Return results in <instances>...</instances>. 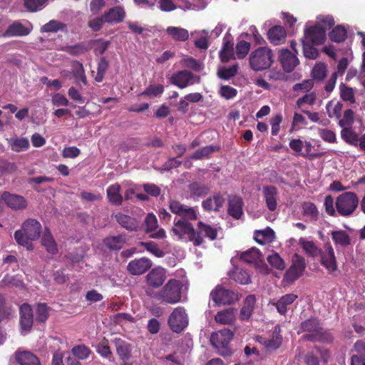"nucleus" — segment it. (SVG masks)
Wrapping results in <instances>:
<instances>
[{
  "label": "nucleus",
  "instance_id": "1",
  "mask_svg": "<svg viewBox=\"0 0 365 365\" xmlns=\"http://www.w3.org/2000/svg\"><path fill=\"white\" fill-rule=\"evenodd\" d=\"M41 232V225L36 219L29 218L21 225V230L14 232V237L16 242L27 250H32L31 241L39 238Z\"/></svg>",
  "mask_w": 365,
  "mask_h": 365
},
{
  "label": "nucleus",
  "instance_id": "61",
  "mask_svg": "<svg viewBox=\"0 0 365 365\" xmlns=\"http://www.w3.org/2000/svg\"><path fill=\"white\" fill-rule=\"evenodd\" d=\"M267 261L269 264L279 270H283L285 268V263L279 255L274 252L272 255L268 256Z\"/></svg>",
  "mask_w": 365,
  "mask_h": 365
},
{
  "label": "nucleus",
  "instance_id": "63",
  "mask_svg": "<svg viewBox=\"0 0 365 365\" xmlns=\"http://www.w3.org/2000/svg\"><path fill=\"white\" fill-rule=\"evenodd\" d=\"M96 351L102 357L109 359L113 357V354L110 351V346H108V340L104 339L100 342L96 347Z\"/></svg>",
  "mask_w": 365,
  "mask_h": 365
},
{
  "label": "nucleus",
  "instance_id": "49",
  "mask_svg": "<svg viewBox=\"0 0 365 365\" xmlns=\"http://www.w3.org/2000/svg\"><path fill=\"white\" fill-rule=\"evenodd\" d=\"M220 148L216 145H207L197 150L191 156L192 160H202L208 158L212 153L219 150Z\"/></svg>",
  "mask_w": 365,
  "mask_h": 365
},
{
  "label": "nucleus",
  "instance_id": "33",
  "mask_svg": "<svg viewBox=\"0 0 365 365\" xmlns=\"http://www.w3.org/2000/svg\"><path fill=\"white\" fill-rule=\"evenodd\" d=\"M125 243V237L123 235L109 236L103 240V245L110 250H119Z\"/></svg>",
  "mask_w": 365,
  "mask_h": 365
},
{
  "label": "nucleus",
  "instance_id": "8",
  "mask_svg": "<svg viewBox=\"0 0 365 365\" xmlns=\"http://www.w3.org/2000/svg\"><path fill=\"white\" fill-rule=\"evenodd\" d=\"M168 324L170 329L175 333H181L188 325V316L182 307H178L170 314Z\"/></svg>",
  "mask_w": 365,
  "mask_h": 365
},
{
  "label": "nucleus",
  "instance_id": "27",
  "mask_svg": "<svg viewBox=\"0 0 365 365\" xmlns=\"http://www.w3.org/2000/svg\"><path fill=\"white\" fill-rule=\"evenodd\" d=\"M121 187L118 182L110 185L106 190L108 202L113 205H121L123 197L120 194Z\"/></svg>",
  "mask_w": 365,
  "mask_h": 365
},
{
  "label": "nucleus",
  "instance_id": "18",
  "mask_svg": "<svg viewBox=\"0 0 365 365\" xmlns=\"http://www.w3.org/2000/svg\"><path fill=\"white\" fill-rule=\"evenodd\" d=\"M278 54V59L282 67L287 73L294 71L299 63L296 55L292 53L289 49H281L279 51Z\"/></svg>",
  "mask_w": 365,
  "mask_h": 365
},
{
  "label": "nucleus",
  "instance_id": "5",
  "mask_svg": "<svg viewBox=\"0 0 365 365\" xmlns=\"http://www.w3.org/2000/svg\"><path fill=\"white\" fill-rule=\"evenodd\" d=\"M182 285L180 281L170 279L163 288L157 294L156 298L166 304H175L181 299Z\"/></svg>",
  "mask_w": 365,
  "mask_h": 365
},
{
  "label": "nucleus",
  "instance_id": "9",
  "mask_svg": "<svg viewBox=\"0 0 365 365\" xmlns=\"http://www.w3.org/2000/svg\"><path fill=\"white\" fill-rule=\"evenodd\" d=\"M319 257L320 264L327 269L328 274H333L338 269L335 252L329 242L324 245Z\"/></svg>",
  "mask_w": 365,
  "mask_h": 365
},
{
  "label": "nucleus",
  "instance_id": "60",
  "mask_svg": "<svg viewBox=\"0 0 365 365\" xmlns=\"http://www.w3.org/2000/svg\"><path fill=\"white\" fill-rule=\"evenodd\" d=\"M164 92V86L162 84L150 85L140 96L157 97Z\"/></svg>",
  "mask_w": 365,
  "mask_h": 365
},
{
  "label": "nucleus",
  "instance_id": "48",
  "mask_svg": "<svg viewBox=\"0 0 365 365\" xmlns=\"http://www.w3.org/2000/svg\"><path fill=\"white\" fill-rule=\"evenodd\" d=\"M274 235V231L267 227L265 230L257 231L255 235V240L259 245H265L272 240Z\"/></svg>",
  "mask_w": 365,
  "mask_h": 365
},
{
  "label": "nucleus",
  "instance_id": "52",
  "mask_svg": "<svg viewBox=\"0 0 365 365\" xmlns=\"http://www.w3.org/2000/svg\"><path fill=\"white\" fill-rule=\"evenodd\" d=\"M60 50L71 56H78L88 51V48L84 44L79 43L75 45L62 46Z\"/></svg>",
  "mask_w": 365,
  "mask_h": 365
},
{
  "label": "nucleus",
  "instance_id": "59",
  "mask_svg": "<svg viewBox=\"0 0 365 365\" xmlns=\"http://www.w3.org/2000/svg\"><path fill=\"white\" fill-rule=\"evenodd\" d=\"M232 278L242 284H247L251 282L250 274L247 271L238 268L232 273Z\"/></svg>",
  "mask_w": 365,
  "mask_h": 365
},
{
  "label": "nucleus",
  "instance_id": "21",
  "mask_svg": "<svg viewBox=\"0 0 365 365\" xmlns=\"http://www.w3.org/2000/svg\"><path fill=\"white\" fill-rule=\"evenodd\" d=\"M262 193L267 209L271 212L276 210L278 197L277 187L273 185L264 186Z\"/></svg>",
  "mask_w": 365,
  "mask_h": 365
},
{
  "label": "nucleus",
  "instance_id": "10",
  "mask_svg": "<svg viewBox=\"0 0 365 365\" xmlns=\"http://www.w3.org/2000/svg\"><path fill=\"white\" fill-rule=\"evenodd\" d=\"M200 76H196L191 71L185 69L173 74L170 78V83L182 89L195 83H200Z\"/></svg>",
  "mask_w": 365,
  "mask_h": 365
},
{
  "label": "nucleus",
  "instance_id": "13",
  "mask_svg": "<svg viewBox=\"0 0 365 365\" xmlns=\"http://www.w3.org/2000/svg\"><path fill=\"white\" fill-rule=\"evenodd\" d=\"M169 209L173 213L180 217V218H188L191 220L197 219V214L194 207H187L176 200L169 201Z\"/></svg>",
  "mask_w": 365,
  "mask_h": 365
},
{
  "label": "nucleus",
  "instance_id": "57",
  "mask_svg": "<svg viewBox=\"0 0 365 365\" xmlns=\"http://www.w3.org/2000/svg\"><path fill=\"white\" fill-rule=\"evenodd\" d=\"M314 45L306 40L302 41L303 53L307 58L316 59L318 57L319 52Z\"/></svg>",
  "mask_w": 365,
  "mask_h": 365
},
{
  "label": "nucleus",
  "instance_id": "28",
  "mask_svg": "<svg viewBox=\"0 0 365 365\" xmlns=\"http://www.w3.org/2000/svg\"><path fill=\"white\" fill-rule=\"evenodd\" d=\"M125 16L124 9L120 6H115L110 9L103 14L106 22L109 24L120 23L123 21Z\"/></svg>",
  "mask_w": 365,
  "mask_h": 365
},
{
  "label": "nucleus",
  "instance_id": "47",
  "mask_svg": "<svg viewBox=\"0 0 365 365\" xmlns=\"http://www.w3.org/2000/svg\"><path fill=\"white\" fill-rule=\"evenodd\" d=\"M49 0H23L24 8L29 12H37L43 10Z\"/></svg>",
  "mask_w": 365,
  "mask_h": 365
},
{
  "label": "nucleus",
  "instance_id": "42",
  "mask_svg": "<svg viewBox=\"0 0 365 365\" xmlns=\"http://www.w3.org/2000/svg\"><path fill=\"white\" fill-rule=\"evenodd\" d=\"M255 304V297L253 295L247 296L244 302V304L240 310V317L242 320L248 319L253 312L254 305Z\"/></svg>",
  "mask_w": 365,
  "mask_h": 365
},
{
  "label": "nucleus",
  "instance_id": "50",
  "mask_svg": "<svg viewBox=\"0 0 365 365\" xmlns=\"http://www.w3.org/2000/svg\"><path fill=\"white\" fill-rule=\"evenodd\" d=\"M327 75V66L324 63L319 62L315 64L312 71V77L317 81H322Z\"/></svg>",
  "mask_w": 365,
  "mask_h": 365
},
{
  "label": "nucleus",
  "instance_id": "2",
  "mask_svg": "<svg viewBox=\"0 0 365 365\" xmlns=\"http://www.w3.org/2000/svg\"><path fill=\"white\" fill-rule=\"evenodd\" d=\"M192 221L188 218H175L171 233L178 240L192 242L195 247L200 246L205 242L204 238L198 236L196 237V230L194 228Z\"/></svg>",
  "mask_w": 365,
  "mask_h": 365
},
{
  "label": "nucleus",
  "instance_id": "34",
  "mask_svg": "<svg viewBox=\"0 0 365 365\" xmlns=\"http://www.w3.org/2000/svg\"><path fill=\"white\" fill-rule=\"evenodd\" d=\"M297 299V295L290 293L282 296L275 304L277 312L281 314H285L288 306L291 305Z\"/></svg>",
  "mask_w": 365,
  "mask_h": 365
},
{
  "label": "nucleus",
  "instance_id": "37",
  "mask_svg": "<svg viewBox=\"0 0 365 365\" xmlns=\"http://www.w3.org/2000/svg\"><path fill=\"white\" fill-rule=\"evenodd\" d=\"M29 34L28 28L21 23L15 21L6 30L4 35L7 36H23Z\"/></svg>",
  "mask_w": 365,
  "mask_h": 365
},
{
  "label": "nucleus",
  "instance_id": "58",
  "mask_svg": "<svg viewBox=\"0 0 365 365\" xmlns=\"http://www.w3.org/2000/svg\"><path fill=\"white\" fill-rule=\"evenodd\" d=\"M71 353L77 359L80 360H86L89 357L91 354V351L88 346L81 344L73 346L71 349Z\"/></svg>",
  "mask_w": 365,
  "mask_h": 365
},
{
  "label": "nucleus",
  "instance_id": "64",
  "mask_svg": "<svg viewBox=\"0 0 365 365\" xmlns=\"http://www.w3.org/2000/svg\"><path fill=\"white\" fill-rule=\"evenodd\" d=\"M250 49V43L246 41H240L236 45V55L238 58H244Z\"/></svg>",
  "mask_w": 365,
  "mask_h": 365
},
{
  "label": "nucleus",
  "instance_id": "24",
  "mask_svg": "<svg viewBox=\"0 0 365 365\" xmlns=\"http://www.w3.org/2000/svg\"><path fill=\"white\" fill-rule=\"evenodd\" d=\"M224 203L225 198L221 193L217 192L203 200L202 202V207L207 212H217L223 206Z\"/></svg>",
  "mask_w": 365,
  "mask_h": 365
},
{
  "label": "nucleus",
  "instance_id": "35",
  "mask_svg": "<svg viewBox=\"0 0 365 365\" xmlns=\"http://www.w3.org/2000/svg\"><path fill=\"white\" fill-rule=\"evenodd\" d=\"M116 352L120 360H129L131 358L130 346L120 339H115Z\"/></svg>",
  "mask_w": 365,
  "mask_h": 365
},
{
  "label": "nucleus",
  "instance_id": "39",
  "mask_svg": "<svg viewBox=\"0 0 365 365\" xmlns=\"http://www.w3.org/2000/svg\"><path fill=\"white\" fill-rule=\"evenodd\" d=\"M71 73L76 81L82 82L85 86L87 85L86 76L83 64L78 61L71 62Z\"/></svg>",
  "mask_w": 365,
  "mask_h": 365
},
{
  "label": "nucleus",
  "instance_id": "4",
  "mask_svg": "<svg viewBox=\"0 0 365 365\" xmlns=\"http://www.w3.org/2000/svg\"><path fill=\"white\" fill-rule=\"evenodd\" d=\"M359 204V199L354 192H345L339 195L335 200V206L339 215L351 217Z\"/></svg>",
  "mask_w": 365,
  "mask_h": 365
},
{
  "label": "nucleus",
  "instance_id": "11",
  "mask_svg": "<svg viewBox=\"0 0 365 365\" xmlns=\"http://www.w3.org/2000/svg\"><path fill=\"white\" fill-rule=\"evenodd\" d=\"M305 268L306 263L304 259L297 254L294 255L292 264L286 271L283 282L288 284L294 282L302 275Z\"/></svg>",
  "mask_w": 365,
  "mask_h": 365
},
{
  "label": "nucleus",
  "instance_id": "46",
  "mask_svg": "<svg viewBox=\"0 0 365 365\" xmlns=\"http://www.w3.org/2000/svg\"><path fill=\"white\" fill-rule=\"evenodd\" d=\"M41 244L48 253L55 255L58 252L56 243L49 230L43 235Z\"/></svg>",
  "mask_w": 365,
  "mask_h": 365
},
{
  "label": "nucleus",
  "instance_id": "45",
  "mask_svg": "<svg viewBox=\"0 0 365 365\" xmlns=\"http://www.w3.org/2000/svg\"><path fill=\"white\" fill-rule=\"evenodd\" d=\"M341 136L346 143L354 146L359 145L361 138H359L352 128H343Z\"/></svg>",
  "mask_w": 365,
  "mask_h": 365
},
{
  "label": "nucleus",
  "instance_id": "17",
  "mask_svg": "<svg viewBox=\"0 0 365 365\" xmlns=\"http://www.w3.org/2000/svg\"><path fill=\"white\" fill-rule=\"evenodd\" d=\"M145 232L150 234V237L153 239H164L166 237L165 231L163 228L158 227V223L156 216L153 213H148L145 219Z\"/></svg>",
  "mask_w": 365,
  "mask_h": 365
},
{
  "label": "nucleus",
  "instance_id": "40",
  "mask_svg": "<svg viewBox=\"0 0 365 365\" xmlns=\"http://www.w3.org/2000/svg\"><path fill=\"white\" fill-rule=\"evenodd\" d=\"M166 32L173 40L177 41H185L189 38L188 31L183 28L168 26Z\"/></svg>",
  "mask_w": 365,
  "mask_h": 365
},
{
  "label": "nucleus",
  "instance_id": "54",
  "mask_svg": "<svg viewBox=\"0 0 365 365\" xmlns=\"http://www.w3.org/2000/svg\"><path fill=\"white\" fill-rule=\"evenodd\" d=\"M66 25L57 20H51L45 24L41 29V32L55 33L58 31L64 30Z\"/></svg>",
  "mask_w": 365,
  "mask_h": 365
},
{
  "label": "nucleus",
  "instance_id": "12",
  "mask_svg": "<svg viewBox=\"0 0 365 365\" xmlns=\"http://www.w3.org/2000/svg\"><path fill=\"white\" fill-rule=\"evenodd\" d=\"M1 200L8 207L15 211L24 210L28 206L27 200L24 196L8 191L1 193Z\"/></svg>",
  "mask_w": 365,
  "mask_h": 365
},
{
  "label": "nucleus",
  "instance_id": "51",
  "mask_svg": "<svg viewBox=\"0 0 365 365\" xmlns=\"http://www.w3.org/2000/svg\"><path fill=\"white\" fill-rule=\"evenodd\" d=\"M347 36V31L342 26L338 25L329 33V38L335 43H341L345 41Z\"/></svg>",
  "mask_w": 365,
  "mask_h": 365
},
{
  "label": "nucleus",
  "instance_id": "16",
  "mask_svg": "<svg viewBox=\"0 0 365 365\" xmlns=\"http://www.w3.org/2000/svg\"><path fill=\"white\" fill-rule=\"evenodd\" d=\"M304 40L315 45H322L326 39L325 29L319 24L310 26L304 31Z\"/></svg>",
  "mask_w": 365,
  "mask_h": 365
},
{
  "label": "nucleus",
  "instance_id": "31",
  "mask_svg": "<svg viewBox=\"0 0 365 365\" xmlns=\"http://www.w3.org/2000/svg\"><path fill=\"white\" fill-rule=\"evenodd\" d=\"M15 359L21 365H41L39 359L35 354L28 351L16 352Z\"/></svg>",
  "mask_w": 365,
  "mask_h": 365
},
{
  "label": "nucleus",
  "instance_id": "20",
  "mask_svg": "<svg viewBox=\"0 0 365 365\" xmlns=\"http://www.w3.org/2000/svg\"><path fill=\"white\" fill-rule=\"evenodd\" d=\"M165 279L166 270L160 267L153 269L146 276L148 285L153 288L162 286Z\"/></svg>",
  "mask_w": 365,
  "mask_h": 365
},
{
  "label": "nucleus",
  "instance_id": "43",
  "mask_svg": "<svg viewBox=\"0 0 365 365\" xmlns=\"http://www.w3.org/2000/svg\"><path fill=\"white\" fill-rule=\"evenodd\" d=\"M299 244L309 257L316 258L321 253L322 248L318 247L313 241L302 238L299 240Z\"/></svg>",
  "mask_w": 365,
  "mask_h": 365
},
{
  "label": "nucleus",
  "instance_id": "30",
  "mask_svg": "<svg viewBox=\"0 0 365 365\" xmlns=\"http://www.w3.org/2000/svg\"><path fill=\"white\" fill-rule=\"evenodd\" d=\"M200 236V237H207L210 240H215L217 236V228L212 227V226L200 221L197 223V227L196 230V237Z\"/></svg>",
  "mask_w": 365,
  "mask_h": 365
},
{
  "label": "nucleus",
  "instance_id": "29",
  "mask_svg": "<svg viewBox=\"0 0 365 365\" xmlns=\"http://www.w3.org/2000/svg\"><path fill=\"white\" fill-rule=\"evenodd\" d=\"M240 259L248 263L255 264L262 262L263 258L260 251L256 247H252L240 255Z\"/></svg>",
  "mask_w": 365,
  "mask_h": 365
},
{
  "label": "nucleus",
  "instance_id": "36",
  "mask_svg": "<svg viewBox=\"0 0 365 365\" xmlns=\"http://www.w3.org/2000/svg\"><path fill=\"white\" fill-rule=\"evenodd\" d=\"M215 320L220 324H232L235 320L234 309L229 308L218 312L215 317Z\"/></svg>",
  "mask_w": 365,
  "mask_h": 365
},
{
  "label": "nucleus",
  "instance_id": "44",
  "mask_svg": "<svg viewBox=\"0 0 365 365\" xmlns=\"http://www.w3.org/2000/svg\"><path fill=\"white\" fill-rule=\"evenodd\" d=\"M15 311L11 305H8L5 297L0 294V322L9 320L14 315Z\"/></svg>",
  "mask_w": 365,
  "mask_h": 365
},
{
  "label": "nucleus",
  "instance_id": "3",
  "mask_svg": "<svg viewBox=\"0 0 365 365\" xmlns=\"http://www.w3.org/2000/svg\"><path fill=\"white\" fill-rule=\"evenodd\" d=\"M249 62L251 68L255 71L266 70L274 62L273 52L268 47H259L251 52Z\"/></svg>",
  "mask_w": 365,
  "mask_h": 365
},
{
  "label": "nucleus",
  "instance_id": "23",
  "mask_svg": "<svg viewBox=\"0 0 365 365\" xmlns=\"http://www.w3.org/2000/svg\"><path fill=\"white\" fill-rule=\"evenodd\" d=\"M243 201L241 197L230 195L228 197L227 212L232 217L238 220L243 214Z\"/></svg>",
  "mask_w": 365,
  "mask_h": 365
},
{
  "label": "nucleus",
  "instance_id": "62",
  "mask_svg": "<svg viewBox=\"0 0 365 365\" xmlns=\"http://www.w3.org/2000/svg\"><path fill=\"white\" fill-rule=\"evenodd\" d=\"M140 245L155 257H163L165 255V252L154 242H143Z\"/></svg>",
  "mask_w": 365,
  "mask_h": 365
},
{
  "label": "nucleus",
  "instance_id": "7",
  "mask_svg": "<svg viewBox=\"0 0 365 365\" xmlns=\"http://www.w3.org/2000/svg\"><path fill=\"white\" fill-rule=\"evenodd\" d=\"M210 298L215 304L230 305L238 300V294L237 292L218 284L211 291Z\"/></svg>",
  "mask_w": 365,
  "mask_h": 365
},
{
  "label": "nucleus",
  "instance_id": "6",
  "mask_svg": "<svg viewBox=\"0 0 365 365\" xmlns=\"http://www.w3.org/2000/svg\"><path fill=\"white\" fill-rule=\"evenodd\" d=\"M234 336L233 332L227 328L212 334L210 337L211 344L218 349L220 355L223 356H230L232 351L228 348L230 341Z\"/></svg>",
  "mask_w": 365,
  "mask_h": 365
},
{
  "label": "nucleus",
  "instance_id": "25",
  "mask_svg": "<svg viewBox=\"0 0 365 365\" xmlns=\"http://www.w3.org/2000/svg\"><path fill=\"white\" fill-rule=\"evenodd\" d=\"M287 32L282 26H274L267 32V38L274 46L280 45L285 42Z\"/></svg>",
  "mask_w": 365,
  "mask_h": 365
},
{
  "label": "nucleus",
  "instance_id": "32",
  "mask_svg": "<svg viewBox=\"0 0 365 365\" xmlns=\"http://www.w3.org/2000/svg\"><path fill=\"white\" fill-rule=\"evenodd\" d=\"M188 189L192 197H203L210 192V186L200 182H192L188 185Z\"/></svg>",
  "mask_w": 365,
  "mask_h": 365
},
{
  "label": "nucleus",
  "instance_id": "19",
  "mask_svg": "<svg viewBox=\"0 0 365 365\" xmlns=\"http://www.w3.org/2000/svg\"><path fill=\"white\" fill-rule=\"evenodd\" d=\"M152 266V261L147 257H140L131 260L127 265V271L131 275H141Z\"/></svg>",
  "mask_w": 365,
  "mask_h": 365
},
{
  "label": "nucleus",
  "instance_id": "14",
  "mask_svg": "<svg viewBox=\"0 0 365 365\" xmlns=\"http://www.w3.org/2000/svg\"><path fill=\"white\" fill-rule=\"evenodd\" d=\"M300 329L302 332H314L306 335L305 338L308 341H315L317 335L323 333V328L320 321L317 317H311L301 323Z\"/></svg>",
  "mask_w": 365,
  "mask_h": 365
},
{
  "label": "nucleus",
  "instance_id": "55",
  "mask_svg": "<svg viewBox=\"0 0 365 365\" xmlns=\"http://www.w3.org/2000/svg\"><path fill=\"white\" fill-rule=\"evenodd\" d=\"M238 64L235 63L230 67H222L218 69L217 76L223 80H229L234 77L238 71Z\"/></svg>",
  "mask_w": 365,
  "mask_h": 365
},
{
  "label": "nucleus",
  "instance_id": "38",
  "mask_svg": "<svg viewBox=\"0 0 365 365\" xmlns=\"http://www.w3.org/2000/svg\"><path fill=\"white\" fill-rule=\"evenodd\" d=\"M331 239L335 245L346 247L351 245V237L345 230H334L331 232Z\"/></svg>",
  "mask_w": 365,
  "mask_h": 365
},
{
  "label": "nucleus",
  "instance_id": "26",
  "mask_svg": "<svg viewBox=\"0 0 365 365\" xmlns=\"http://www.w3.org/2000/svg\"><path fill=\"white\" fill-rule=\"evenodd\" d=\"M115 218L118 224L128 231L136 232L140 227L139 222L129 215L118 212L115 215Z\"/></svg>",
  "mask_w": 365,
  "mask_h": 365
},
{
  "label": "nucleus",
  "instance_id": "41",
  "mask_svg": "<svg viewBox=\"0 0 365 365\" xmlns=\"http://www.w3.org/2000/svg\"><path fill=\"white\" fill-rule=\"evenodd\" d=\"M35 309V321L38 323H45L48 318L51 308L46 303H36Z\"/></svg>",
  "mask_w": 365,
  "mask_h": 365
},
{
  "label": "nucleus",
  "instance_id": "15",
  "mask_svg": "<svg viewBox=\"0 0 365 365\" xmlns=\"http://www.w3.org/2000/svg\"><path fill=\"white\" fill-rule=\"evenodd\" d=\"M34 319L31 306L28 303L22 304L19 307V324L21 329L30 331Z\"/></svg>",
  "mask_w": 365,
  "mask_h": 365
},
{
  "label": "nucleus",
  "instance_id": "53",
  "mask_svg": "<svg viewBox=\"0 0 365 365\" xmlns=\"http://www.w3.org/2000/svg\"><path fill=\"white\" fill-rule=\"evenodd\" d=\"M220 58L223 63H227L230 59L235 58L232 43L229 41L224 42L222 48L220 51Z\"/></svg>",
  "mask_w": 365,
  "mask_h": 365
},
{
  "label": "nucleus",
  "instance_id": "22",
  "mask_svg": "<svg viewBox=\"0 0 365 365\" xmlns=\"http://www.w3.org/2000/svg\"><path fill=\"white\" fill-rule=\"evenodd\" d=\"M282 330L279 324L276 325L272 334V338L264 339L262 342L267 351H273L278 349L282 344Z\"/></svg>",
  "mask_w": 365,
  "mask_h": 365
},
{
  "label": "nucleus",
  "instance_id": "56",
  "mask_svg": "<svg viewBox=\"0 0 365 365\" xmlns=\"http://www.w3.org/2000/svg\"><path fill=\"white\" fill-rule=\"evenodd\" d=\"M303 214L310 217L311 220L317 221L319 218V211L317 206L311 202H305L302 205Z\"/></svg>",
  "mask_w": 365,
  "mask_h": 365
}]
</instances>
